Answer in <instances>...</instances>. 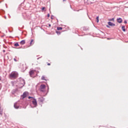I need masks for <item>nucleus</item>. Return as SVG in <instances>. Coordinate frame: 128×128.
Instances as JSON below:
<instances>
[{"label": "nucleus", "instance_id": "1a4fd4ad", "mask_svg": "<svg viewBox=\"0 0 128 128\" xmlns=\"http://www.w3.org/2000/svg\"><path fill=\"white\" fill-rule=\"evenodd\" d=\"M14 108L18 109V108H20V106L16 105V104H14Z\"/></svg>", "mask_w": 128, "mask_h": 128}, {"label": "nucleus", "instance_id": "f257e3e1", "mask_svg": "<svg viewBox=\"0 0 128 128\" xmlns=\"http://www.w3.org/2000/svg\"><path fill=\"white\" fill-rule=\"evenodd\" d=\"M18 76V74L16 72H12L10 75V78H16Z\"/></svg>", "mask_w": 128, "mask_h": 128}, {"label": "nucleus", "instance_id": "9d476101", "mask_svg": "<svg viewBox=\"0 0 128 128\" xmlns=\"http://www.w3.org/2000/svg\"><path fill=\"white\" fill-rule=\"evenodd\" d=\"M20 44H26V41L24 40H22L20 42Z\"/></svg>", "mask_w": 128, "mask_h": 128}, {"label": "nucleus", "instance_id": "a878e982", "mask_svg": "<svg viewBox=\"0 0 128 128\" xmlns=\"http://www.w3.org/2000/svg\"><path fill=\"white\" fill-rule=\"evenodd\" d=\"M48 66H50V64L48 63Z\"/></svg>", "mask_w": 128, "mask_h": 128}, {"label": "nucleus", "instance_id": "c85d7f7f", "mask_svg": "<svg viewBox=\"0 0 128 128\" xmlns=\"http://www.w3.org/2000/svg\"><path fill=\"white\" fill-rule=\"evenodd\" d=\"M106 27H107V28H110V26H108V25H106Z\"/></svg>", "mask_w": 128, "mask_h": 128}, {"label": "nucleus", "instance_id": "f3484780", "mask_svg": "<svg viewBox=\"0 0 128 128\" xmlns=\"http://www.w3.org/2000/svg\"><path fill=\"white\" fill-rule=\"evenodd\" d=\"M96 22H99V20H98V16H97V17L96 18Z\"/></svg>", "mask_w": 128, "mask_h": 128}, {"label": "nucleus", "instance_id": "cd10ccee", "mask_svg": "<svg viewBox=\"0 0 128 128\" xmlns=\"http://www.w3.org/2000/svg\"><path fill=\"white\" fill-rule=\"evenodd\" d=\"M14 60L15 62H16V58H14Z\"/></svg>", "mask_w": 128, "mask_h": 128}, {"label": "nucleus", "instance_id": "7ed1b4c3", "mask_svg": "<svg viewBox=\"0 0 128 128\" xmlns=\"http://www.w3.org/2000/svg\"><path fill=\"white\" fill-rule=\"evenodd\" d=\"M30 76H31V78H34V70H32L29 72Z\"/></svg>", "mask_w": 128, "mask_h": 128}, {"label": "nucleus", "instance_id": "9b49d317", "mask_svg": "<svg viewBox=\"0 0 128 128\" xmlns=\"http://www.w3.org/2000/svg\"><path fill=\"white\" fill-rule=\"evenodd\" d=\"M34 40H32L30 42V46H32V44H34Z\"/></svg>", "mask_w": 128, "mask_h": 128}, {"label": "nucleus", "instance_id": "f03ea898", "mask_svg": "<svg viewBox=\"0 0 128 128\" xmlns=\"http://www.w3.org/2000/svg\"><path fill=\"white\" fill-rule=\"evenodd\" d=\"M20 85L22 86H24V84H26V82L24 81V80L22 78H20Z\"/></svg>", "mask_w": 128, "mask_h": 128}, {"label": "nucleus", "instance_id": "7c9ffc66", "mask_svg": "<svg viewBox=\"0 0 128 128\" xmlns=\"http://www.w3.org/2000/svg\"><path fill=\"white\" fill-rule=\"evenodd\" d=\"M3 52H6V50H4Z\"/></svg>", "mask_w": 128, "mask_h": 128}, {"label": "nucleus", "instance_id": "393cba45", "mask_svg": "<svg viewBox=\"0 0 128 128\" xmlns=\"http://www.w3.org/2000/svg\"><path fill=\"white\" fill-rule=\"evenodd\" d=\"M48 26L50 28L52 26V25L50 24H48Z\"/></svg>", "mask_w": 128, "mask_h": 128}, {"label": "nucleus", "instance_id": "c756f323", "mask_svg": "<svg viewBox=\"0 0 128 128\" xmlns=\"http://www.w3.org/2000/svg\"><path fill=\"white\" fill-rule=\"evenodd\" d=\"M40 58H38L37 60H40Z\"/></svg>", "mask_w": 128, "mask_h": 128}, {"label": "nucleus", "instance_id": "5701e85b", "mask_svg": "<svg viewBox=\"0 0 128 128\" xmlns=\"http://www.w3.org/2000/svg\"><path fill=\"white\" fill-rule=\"evenodd\" d=\"M124 24H128V22H126V20H125L124 21Z\"/></svg>", "mask_w": 128, "mask_h": 128}, {"label": "nucleus", "instance_id": "39448f33", "mask_svg": "<svg viewBox=\"0 0 128 128\" xmlns=\"http://www.w3.org/2000/svg\"><path fill=\"white\" fill-rule=\"evenodd\" d=\"M108 26H116V24L112 22H108Z\"/></svg>", "mask_w": 128, "mask_h": 128}, {"label": "nucleus", "instance_id": "4468645a", "mask_svg": "<svg viewBox=\"0 0 128 128\" xmlns=\"http://www.w3.org/2000/svg\"><path fill=\"white\" fill-rule=\"evenodd\" d=\"M62 30V27H58L57 28V30Z\"/></svg>", "mask_w": 128, "mask_h": 128}, {"label": "nucleus", "instance_id": "412c9836", "mask_svg": "<svg viewBox=\"0 0 128 128\" xmlns=\"http://www.w3.org/2000/svg\"><path fill=\"white\" fill-rule=\"evenodd\" d=\"M110 20L114 22V18H112L110 19Z\"/></svg>", "mask_w": 128, "mask_h": 128}, {"label": "nucleus", "instance_id": "6e6552de", "mask_svg": "<svg viewBox=\"0 0 128 128\" xmlns=\"http://www.w3.org/2000/svg\"><path fill=\"white\" fill-rule=\"evenodd\" d=\"M26 96H27V94L26 92H24L22 95V98H26Z\"/></svg>", "mask_w": 128, "mask_h": 128}, {"label": "nucleus", "instance_id": "a211bd4d", "mask_svg": "<svg viewBox=\"0 0 128 128\" xmlns=\"http://www.w3.org/2000/svg\"><path fill=\"white\" fill-rule=\"evenodd\" d=\"M56 32L57 34H60V32L59 31H56Z\"/></svg>", "mask_w": 128, "mask_h": 128}, {"label": "nucleus", "instance_id": "4be33fe9", "mask_svg": "<svg viewBox=\"0 0 128 128\" xmlns=\"http://www.w3.org/2000/svg\"><path fill=\"white\" fill-rule=\"evenodd\" d=\"M28 98H33L32 97H31L30 96H29L28 97Z\"/></svg>", "mask_w": 128, "mask_h": 128}, {"label": "nucleus", "instance_id": "6ab92c4d", "mask_svg": "<svg viewBox=\"0 0 128 128\" xmlns=\"http://www.w3.org/2000/svg\"><path fill=\"white\" fill-rule=\"evenodd\" d=\"M42 10H46V7H42Z\"/></svg>", "mask_w": 128, "mask_h": 128}, {"label": "nucleus", "instance_id": "473e14b6", "mask_svg": "<svg viewBox=\"0 0 128 128\" xmlns=\"http://www.w3.org/2000/svg\"><path fill=\"white\" fill-rule=\"evenodd\" d=\"M0 80H1V79H0Z\"/></svg>", "mask_w": 128, "mask_h": 128}, {"label": "nucleus", "instance_id": "2f4dec72", "mask_svg": "<svg viewBox=\"0 0 128 128\" xmlns=\"http://www.w3.org/2000/svg\"><path fill=\"white\" fill-rule=\"evenodd\" d=\"M108 40H110V38H108Z\"/></svg>", "mask_w": 128, "mask_h": 128}, {"label": "nucleus", "instance_id": "f8f14e48", "mask_svg": "<svg viewBox=\"0 0 128 128\" xmlns=\"http://www.w3.org/2000/svg\"><path fill=\"white\" fill-rule=\"evenodd\" d=\"M124 28L125 26H122V29L123 30V32H126V28Z\"/></svg>", "mask_w": 128, "mask_h": 128}, {"label": "nucleus", "instance_id": "423d86ee", "mask_svg": "<svg viewBox=\"0 0 128 128\" xmlns=\"http://www.w3.org/2000/svg\"><path fill=\"white\" fill-rule=\"evenodd\" d=\"M117 22L119 24H122V18H118Z\"/></svg>", "mask_w": 128, "mask_h": 128}, {"label": "nucleus", "instance_id": "2eb2a0df", "mask_svg": "<svg viewBox=\"0 0 128 128\" xmlns=\"http://www.w3.org/2000/svg\"><path fill=\"white\" fill-rule=\"evenodd\" d=\"M42 80H46L44 76H42Z\"/></svg>", "mask_w": 128, "mask_h": 128}, {"label": "nucleus", "instance_id": "aec40b11", "mask_svg": "<svg viewBox=\"0 0 128 128\" xmlns=\"http://www.w3.org/2000/svg\"><path fill=\"white\" fill-rule=\"evenodd\" d=\"M39 100L40 102H43L42 98H40Z\"/></svg>", "mask_w": 128, "mask_h": 128}, {"label": "nucleus", "instance_id": "dca6fc26", "mask_svg": "<svg viewBox=\"0 0 128 128\" xmlns=\"http://www.w3.org/2000/svg\"><path fill=\"white\" fill-rule=\"evenodd\" d=\"M14 46H20V44H18V42H16L14 44Z\"/></svg>", "mask_w": 128, "mask_h": 128}, {"label": "nucleus", "instance_id": "ddd939ff", "mask_svg": "<svg viewBox=\"0 0 128 128\" xmlns=\"http://www.w3.org/2000/svg\"><path fill=\"white\" fill-rule=\"evenodd\" d=\"M0 114H2V109L0 107Z\"/></svg>", "mask_w": 128, "mask_h": 128}, {"label": "nucleus", "instance_id": "72a5a7b5", "mask_svg": "<svg viewBox=\"0 0 128 128\" xmlns=\"http://www.w3.org/2000/svg\"><path fill=\"white\" fill-rule=\"evenodd\" d=\"M128 8V7H127Z\"/></svg>", "mask_w": 128, "mask_h": 128}, {"label": "nucleus", "instance_id": "bb28decb", "mask_svg": "<svg viewBox=\"0 0 128 128\" xmlns=\"http://www.w3.org/2000/svg\"><path fill=\"white\" fill-rule=\"evenodd\" d=\"M51 19L54 20V18H52V16H51Z\"/></svg>", "mask_w": 128, "mask_h": 128}, {"label": "nucleus", "instance_id": "0eeeda50", "mask_svg": "<svg viewBox=\"0 0 128 128\" xmlns=\"http://www.w3.org/2000/svg\"><path fill=\"white\" fill-rule=\"evenodd\" d=\"M40 90H44V89L46 88V85L42 84L40 86Z\"/></svg>", "mask_w": 128, "mask_h": 128}, {"label": "nucleus", "instance_id": "20e7f679", "mask_svg": "<svg viewBox=\"0 0 128 128\" xmlns=\"http://www.w3.org/2000/svg\"><path fill=\"white\" fill-rule=\"evenodd\" d=\"M32 104L34 106H36V105L38 104V102H36V100L34 99V100L32 101Z\"/></svg>", "mask_w": 128, "mask_h": 128}, {"label": "nucleus", "instance_id": "b1692460", "mask_svg": "<svg viewBox=\"0 0 128 128\" xmlns=\"http://www.w3.org/2000/svg\"><path fill=\"white\" fill-rule=\"evenodd\" d=\"M47 16H48V18H50V14H48Z\"/></svg>", "mask_w": 128, "mask_h": 128}]
</instances>
